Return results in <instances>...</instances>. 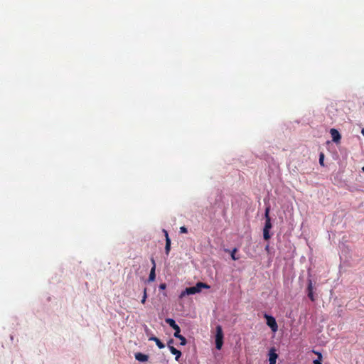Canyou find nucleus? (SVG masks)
<instances>
[{"instance_id":"1","label":"nucleus","mask_w":364,"mask_h":364,"mask_svg":"<svg viewBox=\"0 0 364 364\" xmlns=\"http://www.w3.org/2000/svg\"><path fill=\"white\" fill-rule=\"evenodd\" d=\"M203 288L209 289L210 286L205 283L199 282L194 287L186 288L183 291H181L179 297L181 299L187 295H193L197 293H200Z\"/></svg>"},{"instance_id":"2","label":"nucleus","mask_w":364,"mask_h":364,"mask_svg":"<svg viewBox=\"0 0 364 364\" xmlns=\"http://www.w3.org/2000/svg\"><path fill=\"white\" fill-rule=\"evenodd\" d=\"M215 347L218 350H220L223 344V332L220 325H218L215 328Z\"/></svg>"},{"instance_id":"3","label":"nucleus","mask_w":364,"mask_h":364,"mask_svg":"<svg viewBox=\"0 0 364 364\" xmlns=\"http://www.w3.org/2000/svg\"><path fill=\"white\" fill-rule=\"evenodd\" d=\"M264 317L267 319V326L272 329L273 332H276L278 329V325L275 318L269 315L265 314Z\"/></svg>"},{"instance_id":"4","label":"nucleus","mask_w":364,"mask_h":364,"mask_svg":"<svg viewBox=\"0 0 364 364\" xmlns=\"http://www.w3.org/2000/svg\"><path fill=\"white\" fill-rule=\"evenodd\" d=\"M315 287L313 285L312 281L311 279H308V287L306 289V292L308 297L311 299V301H314L316 300V296L314 293V289Z\"/></svg>"},{"instance_id":"5","label":"nucleus","mask_w":364,"mask_h":364,"mask_svg":"<svg viewBox=\"0 0 364 364\" xmlns=\"http://www.w3.org/2000/svg\"><path fill=\"white\" fill-rule=\"evenodd\" d=\"M269 210H270L269 207H267L265 209V214H264L265 224H264V229H265V230H270L272 228L271 219L269 215Z\"/></svg>"},{"instance_id":"6","label":"nucleus","mask_w":364,"mask_h":364,"mask_svg":"<svg viewBox=\"0 0 364 364\" xmlns=\"http://www.w3.org/2000/svg\"><path fill=\"white\" fill-rule=\"evenodd\" d=\"M330 133L332 137V141L335 142L336 144H338L340 142L341 139V135L338 132V131L336 129H331Z\"/></svg>"},{"instance_id":"7","label":"nucleus","mask_w":364,"mask_h":364,"mask_svg":"<svg viewBox=\"0 0 364 364\" xmlns=\"http://www.w3.org/2000/svg\"><path fill=\"white\" fill-rule=\"evenodd\" d=\"M277 358L278 355L276 353V349L274 348H272L269 351V364H276Z\"/></svg>"},{"instance_id":"8","label":"nucleus","mask_w":364,"mask_h":364,"mask_svg":"<svg viewBox=\"0 0 364 364\" xmlns=\"http://www.w3.org/2000/svg\"><path fill=\"white\" fill-rule=\"evenodd\" d=\"M174 330H175V332L173 334L174 337L180 339L181 346H185L186 344L187 341H186V338L180 334L181 328H180L179 326L178 327H176V328H174Z\"/></svg>"},{"instance_id":"9","label":"nucleus","mask_w":364,"mask_h":364,"mask_svg":"<svg viewBox=\"0 0 364 364\" xmlns=\"http://www.w3.org/2000/svg\"><path fill=\"white\" fill-rule=\"evenodd\" d=\"M151 263H152L153 266H152V267L151 269V271H150V273H149V279H148V282H154L155 280V278H156V273H155L156 263H155V260L154 259V258H151Z\"/></svg>"},{"instance_id":"10","label":"nucleus","mask_w":364,"mask_h":364,"mask_svg":"<svg viewBox=\"0 0 364 364\" xmlns=\"http://www.w3.org/2000/svg\"><path fill=\"white\" fill-rule=\"evenodd\" d=\"M136 360L140 362H146L149 359V356L141 353H136L134 355Z\"/></svg>"},{"instance_id":"11","label":"nucleus","mask_w":364,"mask_h":364,"mask_svg":"<svg viewBox=\"0 0 364 364\" xmlns=\"http://www.w3.org/2000/svg\"><path fill=\"white\" fill-rule=\"evenodd\" d=\"M149 341H153L156 343L159 348L162 349L165 347V345L156 336H151L149 337Z\"/></svg>"},{"instance_id":"12","label":"nucleus","mask_w":364,"mask_h":364,"mask_svg":"<svg viewBox=\"0 0 364 364\" xmlns=\"http://www.w3.org/2000/svg\"><path fill=\"white\" fill-rule=\"evenodd\" d=\"M169 350L171 351V353L173 354V355H176V360H178L179 358L181 357V352L178 350H177L176 348H174L173 346H169Z\"/></svg>"},{"instance_id":"13","label":"nucleus","mask_w":364,"mask_h":364,"mask_svg":"<svg viewBox=\"0 0 364 364\" xmlns=\"http://www.w3.org/2000/svg\"><path fill=\"white\" fill-rule=\"evenodd\" d=\"M165 321L166 323H168L173 329L176 328L178 326V324H176V321L171 318H167L165 319Z\"/></svg>"},{"instance_id":"14","label":"nucleus","mask_w":364,"mask_h":364,"mask_svg":"<svg viewBox=\"0 0 364 364\" xmlns=\"http://www.w3.org/2000/svg\"><path fill=\"white\" fill-rule=\"evenodd\" d=\"M171 250V240L169 237H166V245H165V252L168 255L169 254Z\"/></svg>"},{"instance_id":"15","label":"nucleus","mask_w":364,"mask_h":364,"mask_svg":"<svg viewBox=\"0 0 364 364\" xmlns=\"http://www.w3.org/2000/svg\"><path fill=\"white\" fill-rule=\"evenodd\" d=\"M269 230L263 229V237L265 240H267L270 238V235L269 232Z\"/></svg>"},{"instance_id":"16","label":"nucleus","mask_w":364,"mask_h":364,"mask_svg":"<svg viewBox=\"0 0 364 364\" xmlns=\"http://www.w3.org/2000/svg\"><path fill=\"white\" fill-rule=\"evenodd\" d=\"M318 355V359L314 360V364H322L321 363V358L322 355L321 353H316Z\"/></svg>"},{"instance_id":"17","label":"nucleus","mask_w":364,"mask_h":364,"mask_svg":"<svg viewBox=\"0 0 364 364\" xmlns=\"http://www.w3.org/2000/svg\"><path fill=\"white\" fill-rule=\"evenodd\" d=\"M237 252V248H234L231 252V258L233 260H237L239 259L238 257H236L235 253Z\"/></svg>"},{"instance_id":"18","label":"nucleus","mask_w":364,"mask_h":364,"mask_svg":"<svg viewBox=\"0 0 364 364\" xmlns=\"http://www.w3.org/2000/svg\"><path fill=\"white\" fill-rule=\"evenodd\" d=\"M146 298H147L146 289L145 288V289H144V295H143V297H142V299H141V302L142 304H145L146 300Z\"/></svg>"},{"instance_id":"19","label":"nucleus","mask_w":364,"mask_h":364,"mask_svg":"<svg viewBox=\"0 0 364 364\" xmlns=\"http://www.w3.org/2000/svg\"><path fill=\"white\" fill-rule=\"evenodd\" d=\"M323 159H324V154L323 153H321L320 156H319V164L321 166H323Z\"/></svg>"},{"instance_id":"20","label":"nucleus","mask_w":364,"mask_h":364,"mask_svg":"<svg viewBox=\"0 0 364 364\" xmlns=\"http://www.w3.org/2000/svg\"><path fill=\"white\" fill-rule=\"evenodd\" d=\"M180 232L181 233H187L188 229L185 226H182L180 228Z\"/></svg>"},{"instance_id":"21","label":"nucleus","mask_w":364,"mask_h":364,"mask_svg":"<svg viewBox=\"0 0 364 364\" xmlns=\"http://www.w3.org/2000/svg\"><path fill=\"white\" fill-rule=\"evenodd\" d=\"M166 288L165 283H162L159 285V289L164 290Z\"/></svg>"},{"instance_id":"22","label":"nucleus","mask_w":364,"mask_h":364,"mask_svg":"<svg viewBox=\"0 0 364 364\" xmlns=\"http://www.w3.org/2000/svg\"><path fill=\"white\" fill-rule=\"evenodd\" d=\"M173 343V339H170L168 342V347L169 348V346H172L171 344Z\"/></svg>"},{"instance_id":"23","label":"nucleus","mask_w":364,"mask_h":364,"mask_svg":"<svg viewBox=\"0 0 364 364\" xmlns=\"http://www.w3.org/2000/svg\"><path fill=\"white\" fill-rule=\"evenodd\" d=\"M163 232L164 233V236L166 238V237H168V232L166 230H163Z\"/></svg>"},{"instance_id":"24","label":"nucleus","mask_w":364,"mask_h":364,"mask_svg":"<svg viewBox=\"0 0 364 364\" xmlns=\"http://www.w3.org/2000/svg\"><path fill=\"white\" fill-rule=\"evenodd\" d=\"M361 133H362V134L364 136V128H363V129H362V130H361Z\"/></svg>"},{"instance_id":"25","label":"nucleus","mask_w":364,"mask_h":364,"mask_svg":"<svg viewBox=\"0 0 364 364\" xmlns=\"http://www.w3.org/2000/svg\"><path fill=\"white\" fill-rule=\"evenodd\" d=\"M266 250H269V246L268 245L266 246Z\"/></svg>"},{"instance_id":"26","label":"nucleus","mask_w":364,"mask_h":364,"mask_svg":"<svg viewBox=\"0 0 364 364\" xmlns=\"http://www.w3.org/2000/svg\"><path fill=\"white\" fill-rule=\"evenodd\" d=\"M362 171L364 172V166L362 168Z\"/></svg>"}]
</instances>
